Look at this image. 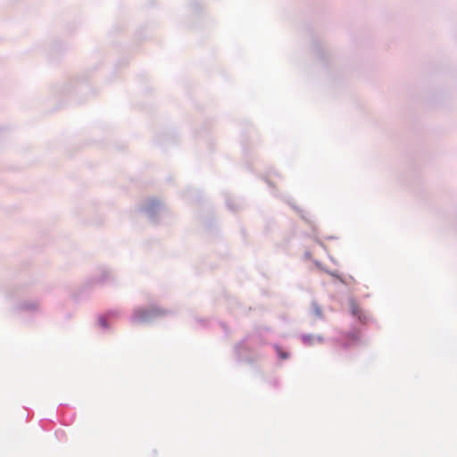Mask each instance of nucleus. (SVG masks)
I'll use <instances>...</instances> for the list:
<instances>
[{"instance_id":"1","label":"nucleus","mask_w":457,"mask_h":457,"mask_svg":"<svg viewBox=\"0 0 457 457\" xmlns=\"http://www.w3.org/2000/svg\"><path fill=\"white\" fill-rule=\"evenodd\" d=\"M153 312L162 313L161 312H157L156 310H153L151 312L146 310H138L135 313V320L137 321H145Z\"/></svg>"},{"instance_id":"2","label":"nucleus","mask_w":457,"mask_h":457,"mask_svg":"<svg viewBox=\"0 0 457 457\" xmlns=\"http://www.w3.org/2000/svg\"><path fill=\"white\" fill-rule=\"evenodd\" d=\"M277 352L281 359H287L288 357V354L284 353L279 347H277Z\"/></svg>"}]
</instances>
